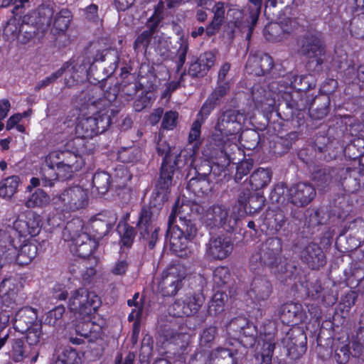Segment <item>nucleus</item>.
<instances>
[{
	"mask_svg": "<svg viewBox=\"0 0 364 364\" xmlns=\"http://www.w3.org/2000/svg\"><path fill=\"white\" fill-rule=\"evenodd\" d=\"M191 212L188 203L177 201L168 217L166 237H169L171 250L180 257L193 252L192 240L197 229L191 220Z\"/></svg>",
	"mask_w": 364,
	"mask_h": 364,
	"instance_id": "f257e3e1",
	"label": "nucleus"
},
{
	"mask_svg": "<svg viewBox=\"0 0 364 364\" xmlns=\"http://www.w3.org/2000/svg\"><path fill=\"white\" fill-rule=\"evenodd\" d=\"M245 120L246 115L244 112L233 109L222 112L218 117L213 138L218 146H221V151L228 158L230 156L226 146L228 141H231L228 146L237 147L236 143L240 141V134Z\"/></svg>",
	"mask_w": 364,
	"mask_h": 364,
	"instance_id": "f03ea898",
	"label": "nucleus"
},
{
	"mask_svg": "<svg viewBox=\"0 0 364 364\" xmlns=\"http://www.w3.org/2000/svg\"><path fill=\"white\" fill-rule=\"evenodd\" d=\"M105 95V97L100 99L97 105H102L107 107L101 109L92 116L80 119L75 127V134L79 138H92L98 134L105 132L111 124V118L109 114V108L117 99L115 89Z\"/></svg>",
	"mask_w": 364,
	"mask_h": 364,
	"instance_id": "7ed1b4c3",
	"label": "nucleus"
},
{
	"mask_svg": "<svg viewBox=\"0 0 364 364\" xmlns=\"http://www.w3.org/2000/svg\"><path fill=\"white\" fill-rule=\"evenodd\" d=\"M62 237L65 241L72 242L71 252L80 257H90L98 247L97 238L83 230V223L79 218H74L66 224Z\"/></svg>",
	"mask_w": 364,
	"mask_h": 364,
	"instance_id": "20e7f679",
	"label": "nucleus"
},
{
	"mask_svg": "<svg viewBox=\"0 0 364 364\" xmlns=\"http://www.w3.org/2000/svg\"><path fill=\"white\" fill-rule=\"evenodd\" d=\"M162 20V16L154 11L146 23V29L136 38L133 48L136 53H146L148 48H153L164 56L168 52V43L164 35L159 34L158 27Z\"/></svg>",
	"mask_w": 364,
	"mask_h": 364,
	"instance_id": "39448f33",
	"label": "nucleus"
},
{
	"mask_svg": "<svg viewBox=\"0 0 364 364\" xmlns=\"http://www.w3.org/2000/svg\"><path fill=\"white\" fill-rule=\"evenodd\" d=\"M175 148L171 149L170 146L161 136L156 144V151L159 155L164 156L161 165L159 179L156 186L154 193V204L161 205L164 201L168 200L170 187L172 185V177L173 175V166L171 164L173 159Z\"/></svg>",
	"mask_w": 364,
	"mask_h": 364,
	"instance_id": "423d86ee",
	"label": "nucleus"
},
{
	"mask_svg": "<svg viewBox=\"0 0 364 364\" xmlns=\"http://www.w3.org/2000/svg\"><path fill=\"white\" fill-rule=\"evenodd\" d=\"M100 303V297L94 291L80 288L70 292L68 307L75 316L85 318L95 313Z\"/></svg>",
	"mask_w": 364,
	"mask_h": 364,
	"instance_id": "0eeeda50",
	"label": "nucleus"
},
{
	"mask_svg": "<svg viewBox=\"0 0 364 364\" xmlns=\"http://www.w3.org/2000/svg\"><path fill=\"white\" fill-rule=\"evenodd\" d=\"M156 189L152 193L151 203L154 208L144 207L142 208L137 223V227L140 236L146 241L150 249H153L159 239V228L156 225V220L158 215V209L166 202L161 205H155L154 196Z\"/></svg>",
	"mask_w": 364,
	"mask_h": 364,
	"instance_id": "6e6552de",
	"label": "nucleus"
},
{
	"mask_svg": "<svg viewBox=\"0 0 364 364\" xmlns=\"http://www.w3.org/2000/svg\"><path fill=\"white\" fill-rule=\"evenodd\" d=\"M89 202V191L80 186H73L53 198L57 208L72 212L85 208Z\"/></svg>",
	"mask_w": 364,
	"mask_h": 364,
	"instance_id": "1a4fd4ad",
	"label": "nucleus"
},
{
	"mask_svg": "<svg viewBox=\"0 0 364 364\" xmlns=\"http://www.w3.org/2000/svg\"><path fill=\"white\" fill-rule=\"evenodd\" d=\"M187 274L186 267L181 263L168 266L162 272L159 282V291L164 296H171L182 288Z\"/></svg>",
	"mask_w": 364,
	"mask_h": 364,
	"instance_id": "9d476101",
	"label": "nucleus"
},
{
	"mask_svg": "<svg viewBox=\"0 0 364 364\" xmlns=\"http://www.w3.org/2000/svg\"><path fill=\"white\" fill-rule=\"evenodd\" d=\"M202 220L210 229L221 227L230 231L236 225L237 216L235 213L230 214L227 207L223 205H214L206 210Z\"/></svg>",
	"mask_w": 364,
	"mask_h": 364,
	"instance_id": "9b49d317",
	"label": "nucleus"
},
{
	"mask_svg": "<svg viewBox=\"0 0 364 364\" xmlns=\"http://www.w3.org/2000/svg\"><path fill=\"white\" fill-rule=\"evenodd\" d=\"M294 86L292 81L290 83L286 82L284 80H282L278 82H273L269 85L272 94L259 86H254L252 91V99L257 104L266 103L267 105L271 106L274 103L276 96H281L282 98L287 100L290 91ZM278 100H279V97H278Z\"/></svg>",
	"mask_w": 364,
	"mask_h": 364,
	"instance_id": "f8f14e48",
	"label": "nucleus"
},
{
	"mask_svg": "<svg viewBox=\"0 0 364 364\" xmlns=\"http://www.w3.org/2000/svg\"><path fill=\"white\" fill-rule=\"evenodd\" d=\"M282 240L279 238H269L262 245L259 252L252 255L250 261L259 262L272 269L277 268L282 260Z\"/></svg>",
	"mask_w": 364,
	"mask_h": 364,
	"instance_id": "ddd939ff",
	"label": "nucleus"
},
{
	"mask_svg": "<svg viewBox=\"0 0 364 364\" xmlns=\"http://www.w3.org/2000/svg\"><path fill=\"white\" fill-rule=\"evenodd\" d=\"M228 331L233 339L238 341L245 348H251L256 343L257 328L245 318L232 319L228 327Z\"/></svg>",
	"mask_w": 364,
	"mask_h": 364,
	"instance_id": "4468645a",
	"label": "nucleus"
},
{
	"mask_svg": "<svg viewBox=\"0 0 364 364\" xmlns=\"http://www.w3.org/2000/svg\"><path fill=\"white\" fill-rule=\"evenodd\" d=\"M204 301L205 297L201 292L187 294L172 304L171 311L176 317L192 316L198 313Z\"/></svg>",
	"mask_w": 364,
	"mask_h": 364,
	"instance_id": "2eb2a0df",
	"label": "nucleus"
},
{
	"mask_svg": "<svg viewBox=\"0 0 364 364\" xmlns=\"http://www.w3.org/2000/svg\"><path fill=\"white\" fill-rule=\"evenodd\" d=\"M316 196L314 187L309 183L301 182L291 186L287 191V200L297 207L310 203Z\"/></svg>",
	"mask_w": 364,
	"mask_h": 364,
	"instance_id": "dca6fc26",
	"label": "nucleus"
},
{
	"mask_svg": "<svg viewBox=\"0 0 364 364\" xmlns=\"http://www.w3.org/2000/svg\"><path fill=\"white\" fill-rule=\"evenodd\" d=\"M41 225V216L32 211L28 212L23 218H18L14 223V228L19 237H34L38 235Z\"/></svg>",
	"mask_w": 364,
	"mask_h": 364,
	"instance_id": "f3484780",
	"label": "nucleus"
},
{
	"mask_svg": "<svg viewBox=\"0 0 364 364\" xmlns=\"http://www.w3.org/2000/svg\"><path fill=\"white\" fill-rule=\"evenodd\" d=\"M301 53L309 58H314L317 65L323 63L324 47L319 33L306 34L301 41Z\"/></svg>",
	"mask_w": 364,
	"mask_h": 364,
	"instance_id": "a211bd4d",
	"label": "nucleus"
},
{
	"mask_svg": "<svg viewBox=\"0 0 364 364\" xmlns=\"http://www.w3.org/2000/svg\"><path fill=\"white\" fill-rule=\"evenodd\" d=\"M296 21L291 18H287L280 23H271L265 26L264 35L269 41H281L285 39L296 28Z\"/></svg>",
	"mask_w": 364,
	"mask_h": 364,
	"instance_id": "6ab92c4d",
	"label": "nucleus"
},
{
	"mask_svg": "<svg viewBox=\"0 0 364 364\" xmlns=\"http://www.w3.org/2000/svg\"><path fill=\"white\" fill-rule=\"evenodd\" d=\"M232 249L233 244L228 237H213L207 244L206 254L213 259L222 260L230 255Z\"/></svg>",
	"mask_w": 364,
	"mask_h": 364,
	"instance_id": "aec40b11",
	"label": "nucleus"
},
{
	"mask_svg": "<svg viewBox=\"0 0 364 364\" xmlns=\"http://www.w3.org/2000/svg\"><path fill=\"white\" fill-rule=\"evenodd\" d=\"M343 235H346L348 249H357L364 242V220L357 218L351 221L343 228Z\"/></svg>",
	"mask_w": 364,
	"mask_h": 364,
	"instance_id": "412c9836",
	"label": "nucleus"
},
{
	"mask_svg": "<svg viewBox=\"0 0 364 364\" xmlns=\"http://www.w3.org/2000/svg\"><path fill=\"white\" fill-rule=\"evenodd\" d=\"M70 64L68 62L65 63L60 69L55 73H52L50 76L38 82L35 86V91H39L40 90L45 88L53 83L57 79L60 77L65 72H67L65 84L68 87L74 85L75 82L78 81V76L75 77L73 74L75 72V68L73 66L70 68Z\"/></svg>",
	"mask_w": 364,
	"mask_h": 364,
	"instance_id": "4be33fe9",
	"label": "nucleus"
},
{
	"mask_svg": "<svg viewBox=\"0 0 364 364\" xmlns=\"http://www.w3.org/2000/svg\"><path fill=\"white\" fill-rule=\"evenodd\" d=\"M38 323L37 311L28 306L19 309L13 321L14 328L21 333H26L29 328Z\"/></svg>",
	"mask_w": 364,
	"mask_h": 364,
	"instance_id": "5701e85b",
	"label": "nucleus"
},
{
	"mask_svg": "<svg viewBox=\"0 0 364 364\" xmlns=\"http://www.w3.org/2000/svg\"><path fill=\"white\" fill-rule=\"evenodd\" d=\"M10 358L14 362H21L30 358L31 364L36 362L38 353L29 346L24 344L21 339H13L11 342V349L9 351Z\"/></svg>",
	"mask_w": 364,
	"mask_h": 364,
	"instance_id": "b1692460",
	"label": "nucleus"
},
{
	"mask_svg": "<svg viewBox=\"0 0 364 364\" xmlns=\"http://www.w3.org/2000/svg\"><path fill=\"white\" fill-rule=\"evenodd\" d=\"M309 296L314 300H318L326 306H331L337 301V294L328 288L322 287L320 281L310 282L307 286Z\"/></svg>",
	"mask_w": 364,
	"mask_h": 364,
	"instance_id": "393cba45",
	"label": "nucleus"
},
{
	"mask_svg": "<svg viewBox=\"0 0 364 364\" xmlns=\"http://www.w3.org/2000/svg\"><path fill=\"white\" fill-rule=\"evenodd\" d=\"M272 291L270 282L264 277H257L252 280L248 294L255 301L261 302L267 300Z\"/></svg>",
	"mask_w": 364,
	"mask_h": 364,
	"instance_id": "a878e982",
	"label": "nucleus"
},
{
	"mask_svg": "<svg viewBox=\"0 0 364 364\" xmlns=\"http://www.w3.org/2000/svg\"><path fill=\"white\" fill-rule=\"evenodd\" d=\"M47 162L50 164H70L77 167H82L84 161L80 155L68 150L54 151L47 156Z\"/></svg>",
	"mask_w": 364,
	"mask_h": 364,
	"instance_id": "bb28decb",
	"label": "nucleus"
},
{
	"mask_svg": "<svg viewBox=\"0 0 364 364\" xmlns=\"http://www.w3.org/2000/svg\"><path fill=\"white\" fill-rule=\"evenodd\" d=\"M54 11L52 5L42 4L36 11H35L31 18V23L36 27L38 32L44 33L51 25V18Z\"/></svg>",
	"mask_w": 364,
	"mask_h": 364,
	"instance_id": "cd10ccee",
	"label": "nucleus"
},
{
	"mask_svg": "<svg viewBox=\"0 0 364 364\" xmlns=\"http://www.w3.org/2000/svg\"><path fill=\"white\" fill-rule=\"evenodd\" d=\"M302 259L312 269H318L326 264L324 254L316 244H309L302 252Z\"/></svg>",
	"mask_w": 364,
	"mask_h": 364,
	"instance_id": "c85d7f7f",
	"label": "nucleus"
},
{
	"mask_svg": "<svg viewBox=\"0 0 364 364\" xmlns=\"http://www.w3.org/2000/svg\"><path fill=\"white\" fill-rule=\"evenodd\" d=\"M333 358L338 364L347 363L350 356L362 358L363 355H355L352 348V339L337 340L333 343ZM364 356V355H363Z\"/></svg>",
	"mask_w": 364,
	"mask_h": 364,
	"instance_id": "c756f323",
	"label": "nucleus"
},
{
	"mask_svg": "<svg viewBox=\"0 0 364 364\" xmlns=\"http://www.w3.org/2000/svg\"><path fill=\"white\" fill-rule=\"evenodd\" d=\"M114 221L115 218L109 220L105 215L99 214L91 220L88 229L92 231V237L99 241L109 231Z\"/></svg>",
	"mask_w": 364,
	"mask_h": 364,
	"instance_id": "7c9ffc66",
	"label": "nucleus"
},
{
	"mask_svg": "<svg viewBox=\"0 0 364 364\" xmlns=\"http://www.w3.org/2000/svg\"><path fill=\"white\" fill-rule=\"evenodd\" d=\"M196 148L197 146H194L191 149H185L180 152H178V149H175L173 159L171 164L173 166V169L174 170L176 167L177 168H182L185 166H191L194 161L195 149Z\"/></svg>",
	"mask_w": 364,
	"mask_h": 364,
	"instance_id": "2f4dec72",
	"label": "nucleus"
},
{
	"mask_svg": "<svg viewBox=\"0 0 364 364\" xmlns=\"http://www.w3.org/2000/svg\"><path fill=\"white\" fill-rule=\"evenodd\" d=\"M252 6L247 8V13L244 14L245 26L248 27L249 33L247 38H250L252 30L257 23L258 18L260 14L262 0H248Z\"/></svg>",
	"mask_w": 364,
	"mask_h": 364,
	"instance_id": "473e14b6",
	"label": "nucleus"
},
{
	"mask_svg": "<svg viewBox=\"0 0 364 364\" xmlns=\"http://www.w3.org/2000/svg\"><path fill=\"white\" fill-rule=\"evenodd\" d=\"M18 235L14 225L13 227H6L5 229L0 230V247L6 248L9 255L16 253V236Z\"/></svg>",
	"mask_w": 364,
	"mask_h": 364,
	"instance_id": "72a5a7b5",
	"label": "nucleus"
},
{
	"mask_svg": "<svg viewBox=\"0 0 364 364\" xmlns=\"http://www.w3.org/2000/svg\"><path fill=\"white\" fill-rule=\"evenodd\" d=\"M38 254L36 242H29L21 246L16 256L17 262L21 265L29 264Z\"/></svg>",
	"mask_w": 364,
	"mask_h": 364,
	"instance_id": "f704fd0d",
	"label": "nucleus"
},
{
	"mask_svg": "<svg viewBox=\"0 0 364 364\" xmlns=\"http://www.w3.org/2000/svg\"><path fill=\"white\" fill-rule=\"evenodd\" d=\"M21 183L18 176H9L0 182V197L4 199H11L17 192Z\"/></svg>",
	"mask_w": 364,
	"mask_h": 364,
	"instance_id": "c9c22d12",
	"label": "nucleus"
},
{
	"mask_svg": "<svg viewBox=\"0 0 364 364\" xmlns=\"http://www.w3.org/2000/svg\"><path fill=\"white\" fill-rule=\"evenodd\" d=\"M274 347V337L271 334L265 335L261 350L256 355V358L260 361V364H271Z\"/></svg>",
	"mask_w": 364,
	"mask_h": 364,
	"instance_id": "e433bc0d",
	"label": "nucleus"
},
{
	"mask_svg": "<svg viewBox=\"0 0 364 364\" xmlns=\"http://www.w3.org/2000/svg\"><path fill=\"white\" fill-rule=\"evenodd\" d=\"M272 179V172L269 169L258 168L250 176V184L252 189L257 191L266 187Z\"/></svg>",
	"mask_w": 364,
	"mask_h": 364,
	"instance_id": "4c0bfd02",
	"label": "nucleus"
},
{
	"mask_svg": "<svg viewBox=\"0 0 364 364\" xmlns=\"http://www.w3.org/2000/svg\"><path fill=\"white\" fill-rule=\"evenodd\" d=\"M301 306L299 304L290 303L284 305L281 310V318L287 324L296 323L300 318Z\"/></svg>",
	"mask_w": 364,
	"mask_h": 364,
	"instance_id": "58836bf2",
	"label": "nucleus"
},
{
	"mask_svg": "<svg viewBox=\"0 0 364 364\" xmlns=\"http://www.w3.org/2000/svg\"><path fill=\"white\" fill-rule=\"evenodd\" d=\"M65 311V307L62 305L49 311L45 318V323L57 328L64 326L65 323L64 320Z\"/></svg>",
	"mask_w": 364,
	"mask_h": 364,
	"instance_id": "ea45409f",
	"label": "nucleus"
},
{
	"mask_svg": "<svg viewBox=\"0 0 364 364\" xmlns=\"http://www.w3.org/2000/svg\"><path fill=\"white\" fill-rule=\"evenodd\" d=\"M49 203V196L43 190L38 188L25 201V205L28 208H43Z\"/></svg>",
	"mask_w": 364,
	"mask_h": 364,
	"instance_id": "a19ab883",
	"label": "nucleus"
},
{
	"mask_svg": "<svg viewBox=\"0 0 364 364\" xmlns=\"http://www.w3.org/2000/svg\"><path fill=\"white\" fill-rule=\"evenodd\" d=\"M228 295L225 292L217 291L213 296L208 305V312L210 316H218L224 311L225 303Z\"/></svg>",
	"mask_w": 364,
	"mask_h": 364,
	"instance_id": "79ce46f5",
	"label": "nucleus"
},
{
	"mask_svg": "<svg viewBox=\"0 0 364 364\" xmlns=\"http://www.w3.org/2000/svg\"><path fill=\"white\" fill-rule=\"evenodd\" d=\"M41 176L44 186H52L53 182L59 178L55 163L50 164L48 163L47 157L45 160V164L41 168Z\"/></svg>",
	"mask_w": 364,
	"mask_h": 364,
	"instance_id": "37998d69",
	"label": "nucleus"
},
{
	"mask_svg": "<svg viewBox=\"0 0 364 364\" xmlns=\"http://www.w3.org/2000/svg\"><path fill=\"white\" fill-rule=\"evenodd\" d=\"M360 326L356 335L352 337V348L355 355H364V311L360 319Z\"/></svg>",
	"mask_w": 364,
	"mask_h": 364,
	"instance_id": "c03bdc74",
	"label": "nucleus"
},
{
	"mask_svg": "<svg viewBox=\"0 0 364 364\" xmlns=\"http://www.w3.org/2000/svg\"><path fill=\"white\" fill-rule=\"evenodd\" d=\"M70 20V12L68 9H62L55 16L52 31L54 33L65 31L68 28Z\"/></svg>",
	"mask_w": 364,
	"mask_h": 364,
	"instance_id": "a18cd8bd",
	"label": "nucleus"
},
{
	"mask_svg": "<svg viewBox=\"0 0 364 364\" xmlns=\"http://www.w3.org/2000/svg\"><path fill=\"white\" fill-rule=\"evenodd\" d=\"M93 188L100 194H105L107 192L110 186V176L105 171H99L95 173L92 177Z\"/></svg>",
	"mask_w": 364,
	"mask_h": 364,
	"instance_id": "49530a36",
	"label": "nucleus"
},
{
	"mask_svg": "<svg viewBox=\"0 0 364 364\" xmlns=\"http://www.w3.org/2000/svg\"><path fill=\"white\" fill-rule=\"evenodd\" d=\"M16 295V287L15 280L11 278L4 279L0 284V296L3 302L6 303L9 299L11 301H14Z\"/></svg>",
	"mask_w": 364,
	"mask_h": 364,
	"instance_id": "de8ad7c7",
	"label": "nucleus"
},
{
	"mask_svg": "<svg viewBox=\"0 0 364 364\" xmlns=\"http://www.w3.org/2000/svg\"><path fill=\"white\" fill-rule=\"evenodd\" d=\"M343 186L349 193H353L364 187V175L349 176L344 178Z\"/></svg>",
	"mask_w": 364,
	"mask_h": 364,
	"instance_id": "09e8293b",
	"label": "nucleus"
},
{
	"mask_svg": "<svg viewBox=\"0 0 364 364\" xmlns=\"http://www.w3.org/2000/svg\"><path fill=\"white\" fill-rule=\"evenodd\" d=\"M214 364H235L232 353L226 348H217L212 354Z\"/></svg>",
	"mask_w": 364,
	"mask_h": 364,
	"instance_id": "8fccbe9b",
	"label": "nucleus"
},
{
	"mask_svg": "<svg viewBox=\"0 0 364 364\" xmlns=\"http://www.w3.org/2000/svg\"><path fill=\"white\" fill-rule=\"evenodd\" d=\"M141 155V150L136 147L122 148L118 151V159L122 163H131L136 161Z\"/></svg>",
	"mask_w": 364,
	"mask_h": 364,
	"instance_id": "3c124183",
	"label": "nucleus"
},
{
	"mask_svg": "<svg viewBox=\"0 0 364 364\" xmlns=\"http://www.w3.org/2000/svg\"><path fill=\"white\" fill-rule=\"evenodd\" d=\"M243 141L242 145L247 149L253 150L259 144V135L253 130H247L243 134H240V141Z\"/></svg>",
	"mask_w": 364,
	"mask_h": 364,
	"instance_id": "603ef678",
	"label": "nucleus"
},
{
	"mask_svg": "<svg viewBox=\"0 0 364 364\" xmlns=\"http://www.w3.org/2000/svg\"><path fill=\"white\" fill-rule=\"evenodd\" d=\"M216 335V327L210 326L205 328L200 335V346L203 348H210L215 341Z\"/></svg>",
	"mask_w": 364,
	"mask_h": 364,
	"instance_id": "864d4df0",
	"label": "nucleus"
},
{
	"mask_svg": "<svg viewBox=\"0 0 364 364\" xmlns=\"http://www.w3.org/2000/svg\"><path fill=\"white\" fill-rule=\"evenodd\" d=\"M213 279L218 287H222L228 284L230 280V272L228 267H218L213 271Z\"/></svg>",
	"mask_w": 364,
	"mask_h": 364,
	"instance_id": "5fc2aeb1",
	"label": "nucleus"
},
{
	"mask_svg": "<svg viewBox=\"0 0 364 364\" xmlns=\"http://www.w3.org/2000/svg\"><path fill=\"white\" fill-rule=\"evenodd\" d=\"M23 28V26H20L15 18H12L7 22L4 27V34L9 39H15Z\"/></svg>",
	"mask_w": 364,
	"mask_h": 364,
	"instance_id": "6e6d98bb",
	"label": "nucleus"
},
{
	"mask_svg": "<svg viewBox=\"0 0 364 364\" xmlns=\"http://www.w3.org/2000/svg\"><path fill=\"white\" fill-rule=\"evenodd\" d=\"M79 360L77 353L71 348L64 349L58 357L62 364H78Z\"/></svg>",
	"mask_w": 364,
	"mask_h": 364,
	"instance_id": "4d7b16f0",
	"label": "nucleus"
},
{
	"mask_svg": "<svg viewBox=\"0 0 364 364\" xmlns=\"http://www.w3.org/2000/svg\"><path fill=\"white\" fill-rule=\"evenodd\" d=\"M313 180L318 188L323 189L331 183V176L326 169H321L314 173Z\"/></svg>",
	"mask_w": 364,
	"mask_h": 364,
	"instance_id": "13d9d810",
	"label": "nucleus"
},
{
	"mask_svg": "<svg viewBox=\"0 0 364 364\" xmlns=\"http://www.w3.org/2000/svg\"><path fill=\"white\" fill-rule=\"evenodd\" d=\"M119 233L121 234V242L124 246L130 247L135 237V230L133 227L128 225H124L119 227Z\"/></svg>",
	"mask_w": 364,
	"mask_h": 364,
	"instance_id": "bf43d9fd",
	"label": "nucleus"
},
{
	"mask_svg": "<svg viewBox=\"0 0 364 364\" xmlns=\"http://www.w3.org/2000/svg\"><path fill=\"white\" fill-rule=\"evenodd\" d=\"M41 328V323H35L33 326L29 328V329L26 331V333H27L26 340L29 346L36 345L40 342Z\"/></svg>",
	"mask_w": 364,
	"mask_h": 364,
	"instance_id": "052dcab7",
	"label": "nucleus"
},
{
	"mask_svg": "<svg viewBox=\"0 0 364 364\" xmlns=\"http://www.w3.org/2000/svg\"><path fill=\"white\" fill-rule=\"evenodd\" d=\"M228 90V83H219L218 86L215 87L208 98L218 105L221 99L227 95Z\"/></svg>",
	"mask_w": 364,
	"mask_h": 364,
	"instance_id": "680f3d73",
	"label": "nucleus"
},
{
	"mask_svg": "<svg viewBox=\"0 0 364 364\" xmlns=\"http://www.w3.org/2000/svg\"><path fill=\"white\" fill-rule=\"evenodd\" d=\"M178 43H179V47L177 50L176 54L178 58L177 64L178 68H180L183 65L186 61V54L188 50V42L186 38L181 36L179 38Z\"/></svg>",
	"mask_w": 364,
	"mask_h": 364,
	"instance_id": "e2e57ef3",
	"label": "nucleus"
},
{
	"mask_svg": "<svg viewBox=\"0 0 364 364\" xmlns=\"http://www.w3.org/2000/svg\"><path fill=\"white\" fill-rule=\"evenodd\" d=\"M218 106L213 101L209 100L208 98L203 104L199 112L196 115L197 119L205 122L210 113L215 109V108Z\"/></svg>",
	"mask_w": 364,
	"mask_h": 364,
	"instance_id": "0e129e2a",
	"label": "nucleus"
},
{
	"mask_svg": "<svg viewBox=\"0 0 364 364\" xmlns=\"http://www.w3.org/2000/svg\"><path fill=\"white\" fill-rule=\"evenodd\" d=\"M59 178L66 180L71 178L73 173L79 171L82 167L71 166L70 164H55Z\"/></svg>",
	"mask_w": 364,
	"mask_h": 364,
	"instance_id": "69168bd1",
	"label": "nucleus"
},
{
	"mask_svg": "<svg viewBox=\"0 0 364 364\" xmlns=\"http://www.w3.org/2000/svg\"><path fill=\"white\" fill-rule=\"evenodd\" d=\"M178 117V112L175 111L166 112L162 119L161 127L167 130L173 129L176 126Z\"/></svg>",
	"mask_w": 364,
	"mask_h": 364,
	"instance_id": "338daca9",
	"label": "nucleus"
},
{
	"mask_svg": "<svg viewBox=\"0 0 364 364\" xmlns=\"http://www.w3.org/2000/svg\"><path fill=\"white\" fill-rule=\"evenodd\" d=\"M141 89L140 84L136 80L124 82L122 85V92L127 97V100L132 98Z\"/></svg>",
	"mask_w": 364,
	"mask_h": 364,
	"instance_id": "774afa93",
	"label": "nucleus"
}]
</instances>
